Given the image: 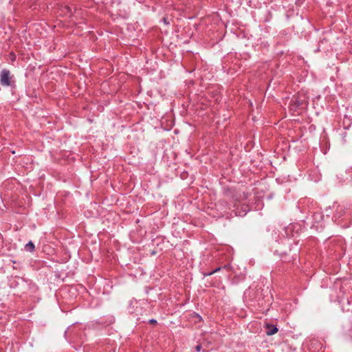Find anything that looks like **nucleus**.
<instances>
[{"label":"nucleus","instance_id":"f257e3e1","mask_svg":"<svg viewBox=\"0 0 352 352\" xmlns=\"http://www.w3.org/2000/svg\"><path fill=\"white\" fill-rule=\"evenodd\" d=\"M14 76L11 75L10 70L3 69L0 72V85L3 87L14 86Z\"/></svg>","mask_w":352,"mask_h":352},{"label":"nucleus","instance_id":"f03ea898","mask_svg":"<svg viewBox=\"0 0 352 352\" xmlns=\"http://www.w3.org/2000/svg\"><path fill=\"white\" fill-rule=\"evenodd\" d=\"M266 327L267 331L266 332L267 336H272L275 334L278 331V328L274 325L267 324Z\"/></svg>","mask_w":352,"mask_h":352},{"label":"nucleus","instance_id":"7ed1b4c3","mask_svg":"<svg viewBox=\"0 0 352 352\" xmlns=\"http://www.w3.org/2000/svg\"><path fill=\"white\" fill-rule=\"evenodd\" d=\"M35 246L34 243L32 241H29L25 245V250L27 252H32L34 251Z\"/></svg>","mask_w":352,"mask_h":352},{"label":"nucleus","instance_id":"20e7f679","mask_svg":"<svg viewBox=\"0 0 352 352\" xmlns=\"http://www.w3.org/2000/svg\"><path fill=\"white\" fill-rule=\"evenodd\" d=\"M195 349L196 352H200L202 349V346L201 344H198L197 345H196Z\"/></svg>","mask_w":352,"mask_h":352},{"label":"nucleus","instance_id":"39448f33","mask_svg":"<svg viewBox=\"0 0 352 352\" xmlns=\"http://www.w3.org/2000/svg\"><path fill=\"white\" fill-rule=\"evenodd\" d=\"M230 265L229 264H226V265H224L223 267H222V269H226V270H230Z\"/></svg>","mask_w":352,"mask_h":352},{"label":"nucleus","instance_id":"423d86ee","mask_svg":"<svg viewBox=\"0 0 352 352\" xmlns=\"http://www.w3.org/2000/svg\"><path fill=\"white\" fill-rule=\"evenodd\" d=\"M149 323H151V324H156L157 323V320H155V319H151L149 320Z\"/></svg>","mask_w":352,"mask_h":352},{"label":"nucleus","instance_id":"0eeeda50","mask_svg":"<svg viewBox=\"0 0 352 352\" xmlns=\"http://www.w3.org/2000/svg\"><path fill=\"white\" fill-rule=\"evenodd\" d=\"M221 269H222V267H221L216 268L215 270H213L214 274L217 272H219Z\"/></svg>","mask_w":352,"mask_h":352},{"label":"nucleus","instance_id":"6e6552de","mask_svg":"<svg viewBox=\"0 0 352 352\" xmlns=\"http://www.w3.org/2000/svg\"><path fill=\"white\" fill-rule=\"evenodd\" d=\"M214 274V272H213V271H212V272H208V273L204 274V275L205 276H211V275H212V274Z\"/></svg>","mask_w":352,"mask_h":352},{"label":"nucleus","instance_id":"1a4fd4ad","mask_svg":"<svg viewBox=\"0 0 352 352\" xmlns=\"http://www.w3.org/2000/svg\"><path fill=\"white\" fill-rule=\"evenodd\" d=\"M305 103L303 100H301L300 102H298V106L302 105Z\"/></svg>","mask_w":352,"mask_h":352},{"label":"nucleus","instance_id":"9d476101","mask_svg":"<svg viewBox=\"0 0 352 352\" xmlns=\"http://www.w3.org/2000/svg\"><path fill=\"white\" fill-rule=\"evenodd\" d=\"M290 110H293V109H292V104H291Z\"/></svg>","mask_w":352,"mask_h":352},{"label":"nucleus","instance_id":"9b49d317","mask_svg":"<svg viewBox=\"0 0 352 352\" xmlns=\"http://www.w3.org/2000/svg\"><path fill=\"white\" fill-rule=\"evenodd\" d=\"M203 352H208V351H204V350H203Z\"/></svg>","mask_w":352,"mask_h":352}]
</instances>
